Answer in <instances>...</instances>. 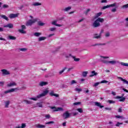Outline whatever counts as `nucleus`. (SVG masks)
<instances>
[{
    "instance_id": "10",
    "label": "nucleus",
    "mask_w": 128,
    "mask_h": 128,
    "mask_svg": "<svg viewBox=\"0 0 128 128\" xmlns=\"http://www.w3.org/2000/svg\"><path fill=\"white\" fill-rule=\"evenodd\" d=\"M116 98H120L119 102H124V100H126V98L123 96H116Z\"/></svg>"
},
{
    "instance_id": "34",
    "label": "nucleus",
    "mask_w": 128,
    "mask_h": 128,
    "mask_svg": "<svg viewBox=\"0 0 128 128\" xmlns=\"http://www.w3.org/2000/svg\"><path fill=\"white\" fill-rule=\"evenodd\" d=\"M66 70H68V68L66 67H64L61 71L59 72V74H62V72H64Z\"/></svg>"
},
{
    "instance_id": "47",
    "label": "nucleus",
    "mask_w": 128,
    "mask_h": 128,
    "mask_svg": "<svg viewBox=\"0 0 128 128\" xmlns=\"http://www.w3.org/2000/svg\"><path fill=\"white\" fill-rule=\"evenodd\" d=\"M76 92H82V88H75Z\"/></svg>"
},
{
    "instance_id": "30",
    "label": "nucleus",
    "mask_w": 128,
    "mask_h": 128,
    "mask_svg": "<svg viewBox=\"0 0 128 128\" xmlns=\"http://www.w3.org/2000/svg\"><path fill=\"white\" fill-rule=\"evenodd\" d=\"M41 5H42V3H40V2H35L32 4V6H41Z\"/></svg>"
},
{
    "instance_id": "27",
    "label": "nucleus",
    "mask_w": 128,
    "mask_h": 128,
    "mask_svg": "<svg viewBox=\"0 0 128 128\" xmlns=\"http://www.w3.org/2000/svg\"><path fill=\"white\" fill-rule=\"evenodd\" d=\"M38 26H44V23L42 22V21H38Z\"/></svg>"
},
{
    "instance_id": "13",
    "label": "nucleus",
    "mask_w": 128,
    "mask_h": 128,
    "mask_svg": "<svg viewBox=\"0 0 128 128\" xmlns=\"http://www.w3.org/2000/svg\"><path fill=\"white\" fill-rule=\"evenodd\" d=\"M18 14H10V16H9V18H18Z\"/></svg>"
},
{
    "instance_id": "20",
    "label": "nucleus",
    "mask_w": 128,
    "mask_h": 128,
    "mask_svg": "<svg viewBox=\"0 0 128 128\" xmlns=\"http://www.w3.org/2000/svg\"><path fill=\"white\" fill-rule=\"evenodd\" d=\"M8 86L9 88H10V86H16V83L13 82H11L9 84H8Z\"/></svg>"
},
{
    "instance_id": "24",
    "label": "nucleus",
    "mask_w": 128,
    "mask_h": 128,
    "mask_svg": "<svg viewBox=\"0 0 128 128\" xmlns=\"http://www.w3.org/2000/svg\"><path fill=\"white\" fill-rule=\"evenodd\" d=\"M26 126V124H22V126H16V128H24Z\"/></svg>"
},
{
    "instance_id": "19",
    "label": "nucleus",
    "mask_w": 128,
    "mask_h": 128,
    "mask_svg": "<svg viewBox=\"0 0 128 128\" xmlns=\"http://www.w3.org/2000/svg\"><path fill=\"white\" fill-rule=\"evenodd\" d=\"M25 104H32V102L30 100H23Z\"/></svg>"
},
{
    "instance_id": "32",
    "label": "nucleus",
    "mask_w": 128,
    "mask_h": 128,
    "mask_svg": "<svg viewBox=\"0 0 128 128\" xmlns=\"http://www.w3.org/2000/svg\"><path fill=\"white\" fill-rule=\"evenodd\" d=\"M70 10H72V7L70 6L67 7L65 8L64 10H64V12H68Z\"/></svg>"
},
{
    "instance_id": "35",
    "label": "nucleus",
    "mask_w": 128,
    "mask_h": 128,
    "mask_svg": "<svg viewBox=\"0 0 128 128\" xmlns=\"http://www.w3.org/2000/svg\"><path fill=\"white\" fill-rule=\"evenodd\" d=\"M34 36H42V33H40V32H35V33H34Z\"/></svg>"
},
{
    "instance_id": "58",
    "label": "nucleus",
    "mask_w": 128,
    "mask_h": 128,
    "mask_svg": "<svg viewBox=\"0 0 128 128\" xmlns=\"http://www.w3.org/2000/svg\"><path fill=\"white\" fill-rule=\"evenodd\" d=\"M116 118H122V116L118 115V116H116Z\"/></svg>"
},
{
    "instance_id": "39",
    "label": "nucleus",
    "mask_w": 128,
    "mask_h": 128,
    "mask_svg": "<svg viewBox=\"0 0 128 128\" xmlns=\"http://www.w3.org/2000/svg\"><path fill=\"white\" fill-rule=\"evenodd\" d=\"M76 110H78V112H80V113H82L84 112V110H82V108H78Z\"/></svg>"
},
{
    "instance_id": "64",
    "label": "nucleus",
    "mask_w": 128,
    "mask_h": 128,
    "mask_svg": "<svg viewBox=\"0 0 128 128\" xmlns=\"http://www.w3.org/2000/svg\"><path fill=\"white\" fill-rule=\"evenodd\" d=\"M105 36H106V38H108V36H110V33L109 32L106 33Z\"/></svg>"
},
{
    "instance_id": "5",
    "label": "nucleus",
    "mask_w": 128,
    "mask_h": 128,
    "mask_svg": "<svg viewBox=\"0 0 128 128\" xmlns=\"http://www.w3.org/2000/svg\"><path fill=\"white\" fill-rule=\"evenodd\" d=\"M116 6V3H114L111 4L107 5L106 6H104L102 7V10H106V8H114V6Z\"/></svg>"
},
{
    "instance_id": "63",
    "label": "nucleus",
    "mask_w": 128,
    "mask_h": 128,
    "mask_svg": "<svg viewBox=\"0 0 128 128\" xmlns=\"http://www.w3.org/2000/svg\"><path fill=\"white\" fill-rule=\"evenodd\" d=\"M0 84L1 86H4V82H0Z\"/></svg>"
},
{
    "instance_id": "21",
    "label": "nucleus",
    "mask_w": 128,
    "mask_h": 128,
    "mask_svg": "<svg viewBox=\"0 0 128 128\" xmlns=\"http://www.w3.org/2000/svg\"><path fill=\"white\" fill-rule=\"evenodd\" d=\"M98 22H104V20L102 18H98L96 20Z\"/></svg>"
},
{
    "instance_id": "9",
    "label": "nucleus",
    "mask_w": 128,
    "mask_h": 128,
    "mask_svg": "<svg viewBox=\"0 0 128 128\" xmlns=\"http://www.w3.org/2000/svg\"><path fill=\"white\" fill-rule=\"evenodd\" d=\"M98 74L96 72V70H93L91 72V74L90 75V78H92L93 76H98Z\"/></svg>"
},
{
    "instance_id": "45",
    "label": "nucleus",
    "mask_w": 128,
    "mask_h": 128,
    "mask_svg": "<svg viewBox=\"0 0 128 128\" xmlns=\"http://www.w3.org/2000/svg\"><path fill=\"white\" fill-rule=\"evenodd\" d=\"M108 82L106 80H103L100 82V84H106Z\"/></svg>"
},
{
    "instance_id": "43",
    "label": "nucleus",
    "mask_w": 128,
    "mask_h": 128,
    "mask_svg": "<svg viewBox=\"0 0 128 128\" xmlns=\"http://www.w3.org/2000/svg\"><path fill=\"white\" fill-rule=\"evenodd\" d=\"M54 124V121H50L48 122H46L45 123V124Z\"/></svg>"
},
{
    "instance_id": "55",
    "label": "nucleus",
    "mask_w": 128,
    "mask_h": 128,
    "mask_svg": "<svg viewBox=\"0 0 128 128\" xmlns=\"http://www.w3.org/2000/svg\"><path fill=\"white\" fill-rule=\"evenodd\" d=\"M108 102H109V104H114V101L112 100H108Z\"/></svg>"
},
{
    "instance_id": "1",
    "label": "nucleus",
    "mask_w": 128,
    "mask_h": 128,
    "mask_svg": "<svg viewBox=\"0 0 128 128\" xmlns=\"http://www.w3.org/2000/svg\"><path fill=\"white\" fill-rule=\"evenodd\" d=\"M36 22H38V18H36L33 20H29L26 22V26H32V25L34 24H36Z\"/></svg>"
},
{
    "instance_id": "53",
    "label": "nucleus",
    "mask_w": 128,
    "mask_h": 128,
    "mask_svg": "<svg viewBox=\"0 0 128 128\" xmlns=\"http://www.w3.org/2000/svg\"><path fill=\"white\" fill-rule=\"evenodd\" d=\"M128 8V4H124L122 6V8Z\"/></svg>"
},
{
    "instance_id": "17",
    "label": "nucleus",
    "mask_w": 128,
    "mask_h": 128,
    "mask_svg": "<svg viewBox=\"0 0 128 128\" xmlns=\"http://www.w3.org/2000/svg\"><path fill=\"white\" fill-rule=\"evenodd\" d=\"M48 83L46 82H42L39 84L40 86H46Z\"/></svg>"
},
{
    "instance_id": "54",
    "label": "nucleus",
    "mask_w": 128,
    "mask_h": 128,
    "mask_svg": "<svg viewBox=\"0 0 128 128\" xmlns=\"http://www.w3.org/2000/svg\"><path fill=\"white\" fill-rule=\"evenodd\" d=\"M45 118L48 120V118H50V115L49 114H46L45 116Z\"/></svg>"
},
{
    "instance_id": "62",
    "label": "nucleus",
    "mask_w": 128,
    "mask_h": 128,
    "mask_svg": "<svg viewBox=\"0 0 128 128\" xmlns=\"http://www.w3.org/2000/svg\"><path fill=\"white\" fill-rule=\"evenodd\" d=\"M101 58H104V60H106V58H108V56H101Z\"/></svg>"
},
{
    "instance_id": "50",
    "label": "nucleus",
    "mask_w": 128,
    "mask_h": 128,
    "mask_svg": "<svg viewBox=\"0 0 128 128\" xmlns=\"http://www.w3.org/2000/svg\"><path fill=\"white\" fill-rule=\"evenodd\" d=\"M124 123L118 122L117 124H116V126H120V124H122Z\"/></svg>"
},
{
    "instance_id": "22",
    "label": "nucleus",
    "mask_w": 128,
    "mask_h": 128,
    "mask_svg": "<svg viewBox=\"0 0 128 128\" xmlns=\"http://www.w3.org/2000/svg\"><path fill=\"white\" fill-rule=\"evenodd\" d=\"M88 71L83 72L82 73V76L84 78H86V76H88Z\"/></svg>"
},
{
    "instance_id": "14",
    "label": "nucleus",
    "mask_w": 128,
    "mask_h": 128,
    "mask_svg": "<svg viewBox=\"0 0 128 128\" xmlns=\"http://www.w3.org/2000/svg\"><path fill=\"white\" fill-rule=\"evenodd\" d=\"M4 28H12L14 24H8L7 25L4 26Z\"/></svg>"
},
{
    "instance_id": "46",
    "label": "nucleus",
    "mask_w": 128,
    "mask_h": 128,
    "mask_svg": "<svg viewBox=\"0 0 128 128\" xmlns=\"http://www.w3.org/2000/svg\"><path fill=\"white\" fill-rule=\"evenodd\" d=\"M100 82H97L96 83L94 84V85L93 86H98V84H100Z\"/></svg>"
},
{
    "instance_id": "38",
    "label": "nucleus",
    "mask_w": 128,
    "mask_h": 128,
    "mask_svg": "<svg viewBox=\"0 0 128 128\" xmlns=\"http://www.w3.org/2000/svg\"><path fill=\"white\" fill-rule=\"evenodd\" d=\"M18 32H20V34H26V32L24 30H22H22L19 29Z\"/></svg>"
},
{
    "instance_id": "6",
    "label": "nucleus",
    "mask_w": 128,
    "mask_h": 128,
    "mask_svg": "<svg viewBox=\"0 0 128 128\" xmlns=\"http://www.w3.org/2000/svg\"><path fill=\"white\" fill-rule=\"evenodd\" d=\"M92 26L94 28H98L100 26V23L96 20L93 23Z\"/></svg>"
},
{
    "instance_id": "8",
    "label": "nucleus",
    "mask_w": 128,
    "mask_h": 128,
    "mask_svg": "<svg viewBox=\"0 0 128 128\" xmlns=\"http://www.w3.org/2000/svg\"><path fill=\"white\" fill-rule=\"evenodd\" d=\"M3 76H8V74H10V72L6 69H3L1 70Z\"/></svg>"
},
{
    "instance_id": "18",
    "label": "nucleus",
    "mask_w": 128,
    "mask_h": 128,
    "mask_svg": "<svg viewBox=\"0 0 128 128\" xmlns=\"http://www.w3.org/2000/svg\"><path fill=\"white\" fill-rule=\"evenodd\" d=\"M8 40H16V37L14 36H9L8 38Z\"/></svg>"
},
{
    "instance_id": "49",
    "label": "nucleus",
    "mask_w": 128,
    "mask_h": 128,
    "mask_svg": "<svg viewBox=\"0 0 128 128\" xmlns=\"http://www.w3.org/2000/svg\"><path fill=\"white\" fill-rule=\"evenodd\" d=\"M8 8V4H4L2 6V8Z\"/></svg>"
},
{
    "instance_id": "56",
    "label": "nucleus",
    "mask_w": 128,
    "mask_h": 128,
    "mask_svg": "<svg viewBox=\"0 0 128 128\" xmlns=\"http://www.w3.org/2000/svg\"><path fill=\"white\" fill-rule=\"evenodd\" d=\"M78 104H80V102H76L74 103V106H78Z\"/></svg>"
},
{
    "instance_id": "41",
    "label": "nucleus",
    "mask_w": 128,
    "mask_h": 128,
    "mask_svg": "<svg viewBox=\"0 0 128 128\" xmlns=\"http://www.w3.org/2000/svg\"><path fill=\"white\" fill-rule=\"evenodd\" d=\"M76 84V80H72L71 82H70V86H72V84Z\"/></svg>"
},
{
    "instance_id": "16",
    "label": "nucleus",
    "mask_w": 128,
    "mask_h": 128,
    "mask_svg": "<svg viewBox=\"0 0 128 128\" xmlns=\"http://www.w3.org/2000/svg\"><path fill=\"white\" fill-rule=\"evenodd\" d=\"M70 56L74 60V62H80V58H76V56H72V54H70Z\"/></svg>"
},
{
    "instance_id": "11",
    "label": "nucleus",
    "mask_w": 128,
    "mask_h": 128,
    "mask_svg": "<svg viewBox=\"0 0 128 128\" xmlns=\"http://www.w3.org/2000/svg\"><path fill=\"white\" fill-rule=\"evenodd\" d=\"M118 80H122V82H124V84H126L128 85V81L126 80V79H124L122 78V77H118Z\"/></svg>"
},
{
    "instance_id": "48",
    "label": "nucleus",
    "mask_w": 128,
    "mask_h": 128,
    "mask_svg": "<svg viewBox=\"0 0 128 128\" xmlns=\"http://www.w3.org/2000/svg\"><path fill=\"white\" fill-rule=\"evenodd\" d=\"M56 22H58L57 20H54V22H52V24H53L54 26H56Z\"/></svg>"
},
{
    "instance_id": "23",
    "label": "nucleus",
    "mask_w": 128,
    "mask_h": 128,
    "mask_svg": "<svg viewBox=\"0 0 128 128\" xmlns=\"http://www.w3.org/2000/svg\"><path fill=\"white\" fill-rule=\"evenodd\" d=\"M36 128H46V126L42 125L40 124H38L36 125Z\"/></svg>"
},
{
    "instance_id": "29",
    "label": "nucleus",
    "mask_w": 128,
    "mask_h": 128,
    "mask_svg": "<svg viewBox=\"0 0 128 128\" xmlns=\"http://www.w3.org/2000/svg\"><path fill=\"white\" fill-rule=\"evenodd\" d=\"M94 38H100V35L98 36V34H94V36L93 37Z\"/></svg>"
},
{
    "instance_id": "37",
    "label": "nucleus",
    "mask_w": 128,
    "mask_h": 128,
    "mask_svg": "<svg viewBox=\"0 0 128 128\" xmlns=\"http://www.w3.org/2000/svg\"><path fill=\"white\" fill-rule=\"evenodd\" d=\"M120 64L122 66H128V63H124V62H121Z\"/></svg>"
},
{
    "instance_id": "52",
    "label": "nucleus",
    "mask_w": 128,
    "mask_h": 128,
    "mask_svg": "<svg viewBox=\"0 0 128 128\" xmlns=\"http://www.w3.org/2000/svg\"><path fill=\"white\" fill-rule=\"evenodd\" d=\"M122 112V108L120 107L118 110V112Z\"/></svg>"
},
{
    "instance_id": "57",
    "label": "nucleus",
    "mask_w": 128,
    "mask_h": 128,
    "mask_svg": "<svg viewBox=\"0 0 128 128\" xmlns=\"http://www.w3.org/2000/svg\"><path fill=\"white\" fill-rule=\"evenodd\" d=\"M102 44H96L94 45H92V46H102Z\"/></svg>"
},
{
    "instance_id": "42",
    "label": "nucleus",
    "mask_w": 128,
    "mask_h": 128,
    "mask_svg": "<svg viewBox=\"0 0 128 128\" xmlns=\"http://www.w3.org/2000/svg\"><path fill=\"white\" fill-rule=\"evenodd\" d=\"M102 62H103V64H108V61L106 60H102Z\"/></svg>"
},
{
    "instance_id": "28",
    "label": "nucleus",
    "mask_w": 128,
    "mask_h": 128,
    "mask_svg": "<svg viewBox=\"0 0 128 128\" xmlns=\"http://www.w3.org/2000/svg\"><path fill=\"white\" fill-rule=\"evenodd\" d=\"M116 64V60H112V61H108V64Z\"/></svg>"
},
{
    "instance_id": "2",
    "label": "nucleus",
    "mask_w": 128,
    "mask_h": 128,
    "mask_svg": "<svg viewBox=\"0 0 128 128\" xmlns=\"http://www.w3.org/2000/svg\"><path fill=\"white\" fill-rule=\"evenodd\" d=\"M48 94V89H46L44 91H43L42 93L37 96V98H42V96H46Z\"/></svg>"
},
{
    "instance_id": "4",
    "label": "nucleus",
    "mask_w": 128,
    "mask_h": 128,
    "mask_svg": "<svg viewBox=\"0 0 128 128\" xmlns=\"http://www.w3.org/2000/svg\"><path fill=\"white\" fill-rule=\"evenodd\" d=\"M50 108H52V110H54V112H62V110H64L62 108H56V106H52L50 107Z\"/></svg>"
},
{
    "instance_id": "61",
    "label": "nucleus",
    "mask_w": 128,
    "mask_h": 128,
    "mask_svg": "<svg viewBox=\"0 0 128 128\" xmlns=\"http://www.w3.org/2000/svg\"><path fill=\"white\" fill-rule=\"evenodd\" d=\"M74 68H68V70H67V72H70V70H73Z\"/></svg>"
},
{
    "instance_id": "26",
    "label": "nucleus",
    "mask_w": 128,
    "mask_h": 128,
    "mask_svg": "<svg viewBox=\"0 0 128 128\" xmlns=\"http://www.w3.org/2000/svg\"><path fill=\"white\" fill-rule=\"evenodd\" d=\"M102 14V12H100L98 13H97L95 16V18H98V16H100Z\"/></svg>"
},
{
    "instance_id": "51",
    "label": "nucleus",
    "mask_w": 128,
    "mask_h": 128,
    "mask_svg": "<svg viewBox=\"0 0 128 128\" xmlns=\"http://www.w3.org/2000/svg\"><path fill=\"white\" fill-rule=\"evenodd\" d=\"M56 28H52L50 29V32H54V30H56Z\"/></svg>"
},
{
    "instance_id": "44",
    "label": "nucleus",
    "mask_w": 128,
    "mask_h": 128,
    "mask_svg": "<svg viewBox=\"0 0 128 128\" xmlns=\"http://www.w3.org/2000/svg\"><path fill=\"white\" fill-rule=\"evenodd\" d=\"M27 50L28 49L26 48H21L20 49V50H21V52H26Z\"/></svg>"
},
{
    "instance_id": "36",
    "label": "nucleus",
    "mask_w": 128,
    "mask_h": 128,
    "mask_svg": "<svg viewBox=\"0 0 128 128\" xmlns=\"http://www.w3.org/2000/svg\"><path fill=\"white\" fill-rule=\"evenodd\" d=\"M90 12V9H87L84 12V14H86V16H88V14Z\"/></svg>"
},
{
    "instance_id": "60",
    "label": "nucleus",
    "mask_w": 128,
    "mask_h": 128,
    "mask_svg": "<svg viewBox=\"0 0 128 128\" xmlns=\"http://www.w3.org/2000/svg\"><path fill=\"white\" fill-rule=\"evenodd\" d=\"M112 12H116V8H114L112 9Z\"/></svg>"
},
{
    "instance_id": "15",
    "label": "nucleus",
    "mask_w": 128,
    "mask_h": 128,
    "mask_svg": "<svg viewBox=\"0 0 128 128\" xmlns=\"http://www.w3.org/2000/svg\"><path fill=\"white\" fill-rule=\"evenodd\" d=\"M95 106H98L100 108H102L104 107V106L100 105V103L98 102H95Z\"/></svg>"
},
{
    "instance_id": "40",
    "label": "nucleus",
    "mask_w": 128,
    "mask_h": 128,
    "mask_svg": "<svg viewBox=\"0 0 128 128\" xmlns=\"http://www.w3.org/2000/svg\"><path fill=\"white\" fill-rule=\"evenodd\" d=\"M38 98H38V96H36V98H29V100H36Z\"/></svg>"
},
{
    "instance_id": "33",
    "label": "nucleus",
    "mask_w": 128,
    "mask_h": 128,
    "mask_svg": "<svg viewBox=\"0 0 128 128\" xmlns=\"http://www.w3.org/2000/svg\"><path fill=\"white\" fill-rule=\"evenodd\" d=\"M46 38V37H40L38 38L39 42H42V40H44Z\"/></svg>"
},
{
    "instance_id": "12",
    "label": "nucleus",
    "mask_w": 128,
    "mask_h": 128,
    "mask_svg": "<svg viewBox=\"0 0 128 128\" xmlns=\"http://www.w3.org/2000/svg\"><path fill=\"white\" fill-rule=\"evenodd\" d=\"M50 96H56V98H58L59 96L58 94H54V91H51V92L50 93Z\"/></svg>"
},
{
    "instance_id": "59",
    "label": "nucleus",
    "mask_w": 128,
    "mask_h": 128,
    "mask_svg": "<svg viewBox=\"0 0 128 128\" xmlns=\"http://www.w3.org/2000/svg\"><path fill=\"white\" fill-rule=\"evenodd\" d=\"M21 28L22 30H26V26L24 25H22L21 26Z\"/></svg>"
},
{
    "instance_id": "3",
    "label": "nucleus",
    "mask_w": 128,
    "mask_h": 128,
    "mask_svg": "<svg viewBox=\"0 0 128 128\" xmlns=\"http://www.w3.org/2000/svg\"><path fill=\"white\" fill-rule=\"evenodd\" d=\"M62 116L64 120H66V118H68L70 116V113L68 112V111H66L62 114Z\"/></svg>"
},
{
    "instance_id": "31",
    "label": "nucleus",
    "mask_w": 128,
    "mask_h": 128,
    "mask_svg": "<svg viewBox=\"0 0 128 128\" xmlns=\"http://www.w3.org/2000/svg\"><path fill=\"white\" fill-rule=\"evenodd\" d=\"M1 18H4V20H8V18L5 15H2Z\"/></svg>"
},
{
    "instance_id": "7",
    "label": "nucleus",
    "mask_w": 128,
    "mask_h": 128,
    "mask_svg": "<svg viewBox=\"0 0 128 128\" xmlns=\"http://www.w3.org/2000/svg\"><path fill=\"white\" fill-rule=\"evenodd\" d=\"M18 90V88H11L9 90L4 91V94H10V92H14V90Z\"/></svg>"
},
{
    "instance_id": "25",
    "label": "nucleus",
    "mask_w": 128,
    "mask_h": 128,
    "mask_svg": "<svg viewBox=\"0 0 128 128\" xmlns=\"http://www.w3.org/2000/svg\"><path fill=\"white\" fill-rule=\"evenodd\" d=\"M10 100L6 101L5 102V108H8V106H10Z\"/></svg>"
}]
</instances>
